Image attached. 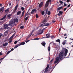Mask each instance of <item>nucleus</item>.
I'll return each mask as SVG.
<instances>
[{
    "mask_svg": "<svg viewBox=\"0 0 73 73\" xmlns=\"http://www.w3.org/2000/svg\"><path fill=\"white\" fill-rule=\"evenodd\" d=\"M19 21V19L17 18L15 19L14 20L12 21H10L8 25L9 26H11V27H13V24H15V22H17Z\"/></svg>",
    "mask_w": 73,
    "mask_h": 73,
    "instance_id": "1",
    "label": "nucleus"
},
{
    "mask_svg": "<svg viewBox=\"0 0 73 73\" xmlns=\"http://www.w3.org/2000/svg\"><path fill=\"white\" fill-rule=\"evenodd\" d=\"M46 22V19H45L43 21V23L42 24L40 25V27H44V26H48L49 25V23H45Z\"/></svg>",
    "mask_w": 73,
    "mask_h": 73,
    "instance_id": "2",
    "label": "nucleus"
},
{
    "mask_svg": "<svg viewBox=\"0 0 73 73\" xmlns=\"http://www.w3.org/2000/svg\"><path fill=\"white\" fill-rule=\"evenodd\" d=\"M49 68V65L47 64V67H46V68L44 69V70H43V71H44V73H48V68Z\"/></svg>",
    "mask_w": 73,
    "mask_h": 73,
    "instance_id": "3",
    "label": "nucleus"
},
{
    "mask_svg": "<svg viewBox=\"0 0 73 73\" xmlns=\"http://www.w3.org/2000/svg\"><path fill=\"white\" fill-rule=\"evenodd\" d=\"M64 56V52L61 51L59 53V58L61 59Z\"/></svg>",
    "mask_w": 73,
    "mask_h": 73,
    "instance_id": "4",
    "label": "nucleus"
},
{
    "mask_svg": "<svg viewBox=\"0 0 73 73\" xmlns=\"http://www.w3.org/2000/svg\"><path fill=\"white\" fill-rule=\"evenodd\" d=\"M52 1V0H48L47 1H46L45 5V7H48L49 4V2L50 3Z\"/></svg>",
    "mask_w": 73,
    "mask_h": 73,
    "instance_id": "5",
    "label": "nucleus"
},
{
    "mask_svg": "<svg viewBox=\"0 0 73 73\" xmlns=\"http://www.w3.org/2000/svg\"><path fill=\"white\" fill-rule=\"evenodd\" d=\"M43 2H41L40 3L39 5H38V9H40V8H42V5H43Z\"/></svg>",
    "mask_w": 73,
    "mask_h": 73,
    "instance_id": "6",
    "label": "nucleus"
},
{
    "mask_svg": "<svg viewBox=\"0 0 73 73\" xmlns=\"http://www.w3.org/2000/svg\"><path fill=\"white\" fill-rule=\"evenodd\" d=\"M3 25L4 26V29H8V25L6 24H4Z\"/></svg>",
    "mask_w": 73,
    "mask_h": 73,
    "instance_id": "7",
    "label": "nucleus"
},
{
    "mask_svg": "<svg viewBox=\"0 0 73 73\" xmlns=\"http://www.w3.org/2000/svg\"><path fill=\"white\" fill-rule=\"evenodd\" d=\"M36 12L37 10L35 9H33L32 10V11L31 12V14H33L34 12H35V13H36Z\"/></svg>",
    "mask_w": 73,
    "mask_h": 73,
    "instance_id": "8",
    "label": "nucleus"
},
{
    "mask_svg": "<svg viewBox=\"0 0 73 73\" xmlns=\"http://www.w3.org/2000/svg\"><path fill=\"white\" fill-rule=\"evenodd\" d=\"M44 30H38V32L39 35H41L43 33Z\"/></svg>",
    "mask_w": 73,
    "mask_h": 73,
    "instance_id": "9",
    "label": "nucleus"
},
{
    "mask_svg": "<svg viewBox=\"0 0 73 73\" xmlns=\"http://www.w3.org/2000/svg\"><path fill=\"white\" fill-rule=\"evenodd\" d=\"M68 49H66L65 51L64 54L65 57L66 56V55H67V54H68Z\"/></svg>",
    "mask_w": 73,
    "mask_h": 73,
    "instance_id": "10",
    "label": "nucleus"
},
{
    "mask_svg": "<svg viewBox=\"0 0 73 73\" xmlns=\"http://www.w3.org/2000/svg\"><path fill=\"white\" fill-rule=\"evenodd\" d=\"M8 42H6L5 44H3V46H5V47H6L7 46H8Z\"/></svg>",
    "mask_w": 73,
    "mask_h": 73,
    "instance_id": "11",
    "label": "nucleus"
},
{
    "mask_svg": "<svg viewBox=\"0 0 73 73\" xmlns=\"http://www.w3.org/2000/svg\"><path fill=\"white\" fill-rule=\"evenodd\" d=\"M24 44H25V42H23L19 44V46H20V45H23Z\"/></svg>",
    "mask_w": 73,
    "mask_h": 73,
    "instance_id": "12",
    "label": "nucleus"
},
{
    "mask_svg": "<svg viewBox=\"0 0 73 73\" xmlns=\"http://www.w3.org/2000/svg\"><path fill=\"white\" fill-rule=\"evenodd\" d=\"M50 35L49 34H47L46 35V38H50Z\"/></svg>",
    "mask_w": 73,
    "mask_h": 73,
    "instance_id": "13",
    "label": "nucleus"
},
{
    "mask_svg": "<svg viewBox=\"0 0 73 73\" xmlns=\"http://www.w3.org/2000/svg\"><path fill=\"white\" fill-rule=\"evenodd\" d=\"M63 13V12H62L61 11H59V13L58 14V16H60V15H62Z\"/></svg>",
    "mask_w": 73,
    "mask_h": 73,
    "instance_id": "14",
    "label": "nucleus"
},
{
    "mask_svg": "<svg viewBox=\"0 0 73 73\" xmlns=\"http://www.w3.org/2000/svg\"><path fill=\"white\" fill-rule=\"evenodd\" d=\"M8 33V31H6L4 33V35L6 36Z\"/></svg>",
    "mask_w": 73,
    "mask_h": 73,
    "instance_id": "15",
    "label": "nucleus"
},
{
    "mask_svg": "<svg viewBox=\"0 0 73 73\" xmlns=\"http://www.w3.org/2000/svg\"><path fill=\"white\" fill-rule=\"evenodd\" d=\"M21 13V11H18L17 13V15H20Z\"/></svg>",
    "mask_w": 73,
    "mask_h": 73,
    "instance_id": "16",
    "label": "nucleus"
},
{
    "mask_svg": "<svg viewBox=\"0 0 73 73\" xmlns=\"http://www.w3.org/2000/svg\"><path fill=\"white\" fill-rule=\"evenodd\" d=\"M41 44H42V45H43V46H45L46 43H45V42H44L42 43H41Z\"/></svg>",
    "mask_w": 73,
    "mask_h": 73,
    "instance_id": "17",
    "label": "nucleus"
},
{
    "mask_svg": "<svg viewBox=\"0 0 73 73\" xmlns=\"http://www.w3.org/2000/svg\"><path fill=\"white\" fill-rule=\"evenodd\" d=\"M56 42H59V44H60V40L58 39L56 40Z\"/></svg>",
    "mask_w": 73,
    "mask_h": 73,
    "instance_id": "18",
    "label": "nucleus"
},
{
    "mask_svg": "<svg viewBox=\"0 0 73 73\" xmlns=\"http://www.w3.org/2000/svg\"><path fill=\"white\" fill-rule=\"evenodd\" d=\"M16 11H17V10H16L15 9H14L13 11V12H12L13 14H14L16 12Z\"/></svg>",
    "mask_w": 73,
    "mask_h": 73,
    "instance_id": "19",
    "label": "nucleus"
},
{
    "mask_svg": "<svg viewBox=\"0 0 73 73\" xmlns=\"http://www.w3.org/2000/svg\"><path fill=\"white\" fill-rule=\"evenodd\" d=\"M30 10V9H29L28 11L25 14V17L28 15V12H29V10Z\"/></svg>",
    "mask_w": 73,
    "mask_h": 73,
    "instance_id": "20",
    "label": "nucleus"
},
{
    "mask_svg": "<svg viewBox=\"0 0 73 73\" xmlns=\"http://www.w3.org/2000/svg\"><path fill=\"white\" fill-rule=\"evenodd\" d=\"M24 13H25V10H24L22 13V15H21L22 17L23 16H24Z\"/></svg>",
    "mask_w": 73,
    "mask_h": 73,
    "instance_id": "21",
    "label": "nucleus"
},
{
    "mask_svg": "<svg viewBox=\"0 0 73 73\" xmlns=\"http://www.w3.org/2000/svg\"><path fill=\"white\" fill-rule=\"evenodd\" d=\"M20 45H19V44H18L17 45H16L14 47V49H16V48H17L18 46H19Z\"/></svg>",
    "mask_w": 73,
    "mask_h": 73,
    "instance_id": "22",
    "label": "nucleus"
},
{
    "mask_svg": "<svg viewBox=\"0 0 73 73\" xmlns=\"http://www.w3.org/2000/svg\"><path fill=\"white\" fill-rule=\"evenodd\" d=\"M56 60L58 62L59 61V57H57L56 58Z\"/></svg>",
    "mask_w": 73,
    "mask_h": 73,
    "instance_id": "23",
    "label": "nucleus"
},
{
    "mask_svg": "<svg viewBox=\"0 0 73 73\" xmlns=\"http://www.w3.org/2000/svg\"><path fill=\"white\" fill-rule=\"evenodd\" d=\"M63 7L62 6L60 7H58L57 8L58 10H60L61 9H62V8Z\"/></svg>",
    "mask_w": 73,
    "mask_h": 73,
    "instance_id": "24",
    "label": "nucleus"
},
{
    "mask_svg": "<svg viewBox=\"0 0 73 73\" xmlns=\"http://www.w3.org/2000/svg\"><path fill=\"white\" fill-rule=\"evenodd\" d=\"M50 44H51L53 46V44H54V43L53 42H51L50 44H49V46L50 45Z\"/></svg>",
    "mask_w": 73,
    "mask_h": 73,
    "instance_id": "25",
    "label": "nucleus"
},
{
    "mask_svg": "<svg viewBox=\"0 0 73 73\" xmlns=\"http://www.w3.org/2000/svg\"><path fill=\"white\" fill-rule=\"evenodd\" d=\"M66 44V40H65L62 43L63 45H65Z\"/></svg>",
    "mask_w": 73,
    "mask_h": 73,
    "instance_id": "26",
    "label": "nucleus"
},
{
    "mask_svg": "<svg viewBox=\"0 0 73 73\" xmlns=\"http://www.w3.org/2000/svg\"><path fill=\"white\" fill-rule=\"evenodd\" d=\"M17 8H18V5H17L16 6H15V9L17 10Z\"/></svg>",
    "mask_w": 73,
    "mask_h": 73,
    "instance_id": "27",
    "label": "nucleus"
},
{
    "mask_svg": "<svg viewBox=\"0 0 73 73\" xmlns=\"http://www.w3.org/2000/svg\"><path fill=\"white\" fill-rule=\"evenodd\" d=\"M50 37H51L52 39H53V38H54V35H53L50 36Z\"/></svg>",
    "mask_w": 73,
    "mask_h": 73,
    "instance_id": "28",
    "label": "nucleus"
},
{
    "mask_svg": "<svg viewBox=\"0 0 73 73\" xmlns=\"http://www.w3.org/2000/svg\"><path fill=\"white\" fill-rule=\"evenodd\" d=\"M48 50L49 52H50V46L48 47Z\"/></svg>",
    "mask_w": 73,
    "mask_h": 73,
    "instance_id": "29",
    "label": "nucleus"
},
{
    "mask_svg": "<svg viewBox=\"0 0 73 73\" xmlns=\"http://www.w3.org/2000/svg\"><path fill=\"white\" fill-rule=\"evenodd\" d=\"M11 16H12V15H11V14L9 15H7V17H9V18L10 17H11Z\"/></svg>",
    "mask_w": 73,
    "mask_h": 73,
    "instance_id": "30",
    "label": "nucleus"
},
{
    "mask_svg": "<svg viewBox=\"0 0 73 73\" xmlns=\"http://www.w3.org/2000/svg\"><path fill=\"white\" fill-rule=\"evenodd\" d=\"M44 13H45V12L44 11L42 12L41 14L42 15H44Z\"/></svg>",
    "mask_w": 73,
    "mask_h": 73,
    "instance_id": "31",
    "label": "nucleus"
},
{
    "mask_svg": "<svg viewBox=\"0 0 73 73\" xmlns=\"http://www.w3.org/2000/svg\"><path fill=\"white\" fill-rule=\"evenodd\" d=\"M47 14L48 15H50V11H48V12Z\"/></svg>",
    "mask_w": 73,
    "mask_h": 73,
    "instance_id": "32",
    "label": "nucleus"
},
{
    "mask_svg": "<svg viewBox=\"0 0 73 73\" xmlns=\"http://www.w3.org/2000/svg\"><path fill=\"white\" fill-rule=\"evenodd\" d=\"M29 18V16H28V17H27L25 18V20H28V19Z\"/></svg>",
    "mask_w": 73,
    "mask_h": 73,
    "instance_id": "33",
    "label": "nucleus"
},
{
    "mask_svg": "<svg viewBox=\"0 0 73 73\" xmlns=\"http://www.w3.org/2000/svg\"><path fill=\"white\" fill-rule=\"evenodd\" d=\"M12 39H10V40L9 41V43H11V42H12Z\"/></svg>",
    "mask_w": 73,
    "mask_h": 73,
    "instance_id": "34",
    "label": "nucleus"
},
{
    "mask_svg": "<svg viewBox=\"0 0 73 73\" xmlns=\"http://www.w3.org/2000/svg\"><path fill=\"white\" fill-rule=\"evenodd\" d=\"M59 3L60 4H63V2H62V1H59Z\"/></svg>",
    "mask_w": 73,
    "mask_h": 73,
    "instance_id": "35",
    "label": "nucleus"
},
{
    "mask_svg": "<svg viewBox=\"0 0 73 73\" xmlns=\"http://www.w3.org/2000/svg\"><path fill=\"white\" fill-rule=\"evenodd\" d=\"M13 36H12L9 39V40H12L13 38Z\"/></svg>",
    "mask_w": 73,
    "mask_h": 73,
    "instance_id": "36",
    "label": "nucleus"
},
{
    "mask_svg": "<svg viewBox=\"0 0 73 73\" xmlns=\"http://www.w3.org/2000/svg\"><path fill=\"white\" fill-rule=\"evenodd\" d=\"M11 52V51H9L7 52V54H8L9 53Z\"/></svg>",
    "mask_w": 73,
    "mask_h": 73,
    "instance_id": "37",
    "label": "nucleus"
},
{
    "mask_svg": "<svg viewBox=\"0 0 73 73\" xmlns=\"http://www.w3.org/2000/svg\"><path fill=\"white\" fill-rule=\"evenodd\" d=\"M6 17H7V15H5L3 17V18L4 19H5L6 18Z\"/></svg>",
    "mask_w": 73,
    "mask_h": 73,
    "instance_id": "38",
    "label": "nucleus"
},
{
    "mask_svg": "<svg viewBox=\"0 0 73 73\" xmlns=\"http://www.w3.org/2000/svg\"><path fill=\"white\" fill-rule=\"evenodd\" d=\"M21 9L22 11H24V8L23 7H21Z\"/></svg>",
    "mask_w": 73,
    "mask_h": 73,
    "instance_id": "39",
    "label": "nucleus"
},
{
    "mask_svg": "<svg viewBox=\"0 0 73 73\" xmlns=\"http://www.w3.org/2000/svg\"><path fill=\"white\" fill-rule=\"evenodd\" d=\"M32 35V33H30V34L29 35V37H30V36H31Z\"/></svg>",
    "mask_w": 73,
    "mask_h": 73,
    "instance_id": "40",
    "label": "nucleus"
},
{
    "mask_svg": "<svg viewBox=\"0 0 73 73\" xmlns=\"http://www.w3.org/2000/svg\"><path fill=\"white\" fill-rule=\"evenodd\" d=\"M20 28L21 29H23V28H24V26H21L20 27Z\"/></svg>",
    "mask_w": 73,
    "mask_h": 73,
    "instance_id": "41",
    "label": "nucleus"
},
{
    "mask_svg": "<svg viewBox=\"0 0 73 73\" xmlns=\"http://www.w3.org/2000/svg\"><path fill=\"white\" fill-rule=\"evenodd\" d=\"M53 60H54V59L52 58V59L50 61L51 63H52L53 61Z\"/></svg>",
    "mask_w": 73,
    "mask_h": 73,
    "instance_id": "42",
    "label": "nucleus"
},
{
    "mask_svg": "<svg viewBox=\"0 0 73 73\" xmlns=\"http://www.w3.org/2000/svg\"><path fill=\"white\" fill-rule=\"evenodd\" d=\"M36 18H38V16L37 14H36Z\"/></svg>",
    "mask_w": 73,
    "mask_h": 73,
    "instance_id": "43",
    "label": "nucleus"
},
{
    "mask_svg": "<svg viewBox=\"0 0 73 73\" xmlns=\"http://www.w3.org/2000/svg\"><path fill=\"white\" fill-rule=\"evenodd\" d=\"M8 11H9V9H7L5 11V12H7Z\"/></svg>",
    "mask_w": 73,
    "mask_h": 73,
    "instance_id": "44",
    "label": "nucleus"
},
{
    "mask_svg": "<svg viewBox=\"0 0 73 73\" xmlns=\"http://www.w3.org/2000/svg\"><path fill=\"white\" fill-rule=\"evenodd\" d=\"M58 62V61H57V60H56L54 63V64H56L57 62Z\"/></svg>",
    "mask_w": 73,
    "mask_h": 73,
    "instance_id": "45",
    "label": "nucleus"
},
{
    "mask_svg": "<svg viewBox=\"0 0 73 73\" xmlns=\"http://www.w3.org/2000/svg\"><path fill=\"white\" fill-rule=\"evenodd\" d=\"M33 40H40V38H35Z\"/></svg>",
    "mask_w": 73,
    "mask_h": 73,
    "instance_id": "46",
    "label": "nucleus"
},
{
    "mask_svg": "<svg viewBox=\"0 0 73 73\" xmlns=\"http://www.w3.org/2000/svg\"><path fill=\"white\" fill-rule=\"evenodd\" d=\"M17 42H18V41H15L14 42V44H17Z\"/></svg>",
    "mask_w": 73,
    "mask_h": 73,
    "instance_id": "47",
    "label": "nucleus"
},
{
    "mask_svg": "<svg viewBox=\"0 0 73 73\" xmlns=\"http://www.w3.org/2000/svg\"><path fill=\"white\" fill-rule=\"evenodd\" d=\"M1 55H3V53L2 52H0V56H1Z\"/></svg>",
    "mask_w": 73,
    "mask_h": 73,
    "instance_id": "48",
    "label": "nucleus"
},
{
    "mask_svg": "<svg viewBox=\"0 0 73 73\" xmlns=\"http://www.w3.org/2000/svg\"><path fill=\"white\" fill-rule=\"evenodd\" d=\"M67 9V8H64L63 10L64 11H66V10Z\"/></svg>",
    "mask_w": 73,
    "mask_h": 73,
    "instance_id": "49",
    "label": "nucleus"
},
{
    "mask_svg": "<svg viewBox=\"0 0 73 73\" xmlns=\"http://www.w3.org/2000/svg\"><path fill=\"white\" fill-rule=\"evenodd\" d=\"M61 27H60L59 29V33H60V32L61 31Z\"/></svg>",
    "mask_w": 73,
    "mask_h": 73,
    "instance_id": "50",
    "label": "nucleus"
},
{
    "mask_svg": "<svg viewBox=\"0 0 73 73\" xmlns=\"http://www.w3.org/2000/svg\"><path fill=\"white\" fill-rule=\"evenodd\" d=\"M35 31V29H33L31 33H33V32H34Z\"/></svg>",
    "mask_w": 73,
    "mask_h": 73,
    "instance_id": "51",
    "label": "nucleus"
},
{
    "mask_svg": "<svg viewBox=\"0 0 73 73\" xmlns=\"http://www.w3.org/2000/svg\"><path fill=\"white\" fill-rule=\"evenodd\" d=\"M70 4L68 5L67 6V7L68 8H69L70 7Z\"/></svg>",
    "mask_w": 73,
    "mask_h": 73,
    "instance_id": "52",
    "label": "nucleus"
},
{
    "mask_svg": "<svg viewBox=\"0 0 73 73\" xmlns=\"http://www.w3.org/2000/svg\"><path fill=\"white\" fill-rule=\"evenodd\" d=\"M13 50H14V49H13V48H12L11 50V51H13Z\"/></svg>",
    "mask_w": 73,
    "mask_h": 73,
    "instance_id": "53",
    "label": "nucleus"
},
{
    "mask_svg": "<svg viewBox=\"0 0 73 73\" xmlns=\"http://www.w3.org/2000/svg\"><path fill=\"white\" fill-rule=\"evenodd\" d=\"M66 1L67 3H69V1H70V0H67Z\"/></svg>",
    "mask_w": 73,
    "mask_h": 73,
    "instance_id": "54",
    "label": "nucleus"
},
{
    "mask_svg": "<svg viewBox=\"0 0 73 73\" xmlns=\"http://www.w3.org/2000/svg\"><path fill=\"white\" fill-rule=\"evenodd\" d=\"M64 6H66V3H64Z\"/></svg>",
    "mask_w": 73,
    "mask_h": 73,
    "instance_id": "55",
    "label": "nucleus"
},
{
    "mask_svg": "<svg viewBox=\"0 0 73 73\" xmlns=\"http://www.w3.org/2000/svg\"><path fill=\"white\" fill-rule=\"evenodd\" d=\"M46 14L47 13H48V10H46Z\"/></svg>",
    "mask_w": 73,
    "mask_h": 73,
    "instance_id": "56",
    "label": "nucleus"
},
{
    "mask_svg": "<svg viewBox=\"0 0 73 73\" xmlns=\"http://www.w3.org/2000/svg\"><path fill=\"white\" fill-rule=\"evenodd\" d=\"M15 35H16V33H15L12 36H13H13H15Z\"/></svg>",
    "mask_w": 73,
    "mask_h": 73,
    "instance_id": "57",
    "label": "nucleus"
},
{
    "mask_svg": "<svg viewBox=\"0 0 73 73\" xmlns=\"http://www.w3.org/2000/svg\"><path fill=\"white\" fill-rule=\"evenodd\" d=\"M3 11V10L1 9H0V12H1Z\"/></svg>",
    "mask_w": 73,
    "mask_h": 73,
    "instance_id": "58",
    "label": "nucleus"
},
{
    "mask_svg": "<svg viewBox=\"0 0 73 73\" xmlns=\"http://www.w3.org/2000/svg\"><path fill=\"white\" fill-rule=\"evenodd\" d=\"M8 54H6V55L4 57H3V58H4L5 57H7V56Z\"/></svg>",
    "mask_w": 73,
    "mask_h": 73,
    "instance_id": "59",
    "label": "nucleus"
},
{
    "mask_svg": "<svg viewBox=\"0 0 73 73\" xmlns=\"http://www.w3.org/2000/svg\"><path fill=\"white\" fill-rule=\"evenodd\" d=\"M4 19L3 18L1 19V20H4Z\"/></svg>",
    "mask_w": 73,
    "mask_h": 73,
    "instance_id": "60",
    "label": "nucleus"
},
{
    "mask_svg": "<svg viewBox=\"0 0 73 73\" xmlns=\"http://www.w3.org/2000/svg\"><path fill=\"white\" fill-rule=\"evenodd\" d=\"M56 45V43H54L53 46H54V45Z\"/></svg>",
    "mask_w": 73,
    "mask_h": 73,
    "instance_id": "61",
    "label": "nucleus"
},
{
    "mask_svg": "<svg viewBox=\"0 0 73 73\" xmlns=\"http://www.w3.org/2000/svg\"><path fill=\"white\" fill-rule=\"evenodd\" d=\"M29 40H27V41H26V43H27V42H29Z\"/></svg>",
    "mask_w": 73,
    "mask_h": 73,
    "instance_id": "62",
    "label": "nucleus"
},
{
    "mask_svg": "<svg viewBox=\"0 0 73 73\" xmlns=\"http://www.w3.org/2000/svg\"><path fill=\"white\" fill-rule=\"evenodd\" d=\"M67 35L66 34H64V36H66Z\"/></svg>",
    "mask_w": 73,
    "mask_h": 73,
    "instance_id": "63",
    "label": "nucleus"
},
{
    "mask_svg": "<svg viewBox=\"0 0 73 73\" xmlns=\"http://www.w3.org/2000/svg\"><path fill=\"white\" fill-rule=\"evenodd\" d=\"M56 22V21H52V23H55Z\"/></svg>",
    "mask_w": 73,
    "mask_h": 73,
    "instance_id": "64",
    "label": "nucleus"
}]
</instances>
